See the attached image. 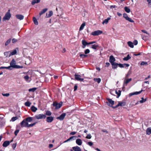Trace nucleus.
<instances>
[{
	"label": "nucleus",
	"instance_id": "f257e3e1",
	"mask_svg": "<svg viewBox=\"0 0 151 151\" xmlns=\"http://www.w3.org/2000/svg\"><path fill=\"white\" fill-rule=\"evenodd\" d=\"M16 61L14 59H13L10 63V65L13 68H23L22 66L16 65Z\"/></svg>",
	"mask_w": 151,
	"mask_h": 151
},
{
	"label": "nucleus",
	"instance_id": "052dcab7",
	"mask_svg": "<svg viewBox=\"0 0 151 151\" xmlns=\"http://www.w3.org/2000/svg\"><path fill=\"white\" fill-rule=\"evenodd\" d=\"M11 66L10 65L8 67H5V68L6 69H9L10 70H12V68H11Z\"/></svg>",
	"mask_w": 151,
	"mask_h": 151
},
{
	"label": "nucleus",
	"instance_id": "393cba45",
	"mask_svg": "<svg viewBox=\"0 0 151 151\" xmlns=\"http://www.w3.org/2000/svg\"><path fill=\"white\" fill-rule=\"evenodd\" d=\"M128 45L130 47L133 48L134 47L133 43L131 41H129L127 42Z\"/></svg>",
	"mask_w": 151,
	"mask_h": 151
},
{
	"label": "nucleus",
	"instance_id": "5701e85b",
	"mask_svg": "<svg viewBox=\"0 0 151 151\" xmlns=\"http://www.w3.org/2000/svg\"><path fill=\"white\" fill-rule=\"evenodd\" d=\"M111 19V18L110 17H108L107 19H105L102 22V24H107V23Z\"/></svg>",
	"mask_w": 151,
	"mask_h": 151
},
{
	"label": "nucleus",
	"instance_id": "6ab92c4d",
	"mask_svg": "<svg viewBox=\"0 0 151 151\" xmlns=\"http://www.w3.org/2000/svg\"><path fill=\"white\" fill-rule=\"evenodd\" d=\"M47 8H45L43 9L40 12L39 15L40 16H41L43 14L45 13L47 10Z\"/></svg>",
	"mask_w": 151,
	"mask_h": 151
},
{
	"label": "nucleus",
	"instance_id": "4468645a",
	"mask_svg": "<svg viewBox=\"0 0 151 151\" xmlns=\"http://www.w3.org/2000/svg\"><path fill=\"white\" fill-rule=\"evenodd\" d=\"M53 120V117L52 116H50L47 117L46 121L47 122L50 123Z\"/></svg>",
	"mask_w": 151,
	"mask_h": 151
},
{
	"label": "nucleus",
	"instance_id": "a878e982",
	"mask_svg": "<svg viewBox=\"0 0 151 151\" xmlns=\"http://www.w3.org/2000/svg\"><path fill=\"white\" fill-rule=\"evenodd\" d=\"M40 1V0H33L31 4L32 5H34L36 3H39Z\"/></svg>",
	"mask_w": 151,
	"mask_h": 151
},
{
	"label": "nucleus",
	"instance_id": "f03ea898",
	"mask_svg": "<svg viewBox=\"0 0 151 151\" xmlns=\"http://www.w3.org/2000/svg\"><path fill=\"white\" fill-rule=\"evenodd\" d=\"M11 16V15L10 13V10H9L3 18V21H5L6 20H9Z\"/></svg>",
	"mask_w": 151,
	"mask_h": 151
},
{
	"label": "nucleus",
	"instance_id": "69168bd1",
	"mask_svg": "<svg viewBox=\"0 0 151 151\" xmlns=\"http://www.w3.org/2000/svg\"><path fill=\"white\" fill-rule=\"evenodd\" d=\"M88 144L90 146H92L93 145V143L91 142H88Z\"/></svg>",
	"mask_w": 151,
	"mask_h": 151
},
{
	"label": "nucleus",
	"instance_id": "2eb2a0df",
	"mask_svg": "<svg viewBox=\"0 0 151 151\" xmlns=\"http://www.w3.org/2000/svg\"><path fill=\"white\" fill-rule=\"evenodd\" d=\"M81 76L80 75H76V80L80 81H83L84 80V79L83 78H81Z\"/></svg>",
	"mask_w": 151,
	"mask_h": 151
},
{
	"label": "nucleus",
	"instance_id": "412c9836",
	"mask_svg": "<svg viewBox=\"0 0 151 151\" xmlns=\"http://www.w3.org/2000/svg\"><path fill=\"white\" fill-rule=\"evenodd\" d=\"M146 132L147 134H150L151 133V127L147 128L146 129Z\"/></svg>",
	"mask_w": 151,
	"mask_h": 151
},
{
	"label": "nucleus",
	"instance_id": "b1692460",
	"mask_svg": "<svg viewBox=\"0 0 151 151\" xmlns=\"http://www.w3.org/2000/svg\"><path fill=\"white\" fill-rule=\"evenodd\" d=\"M31 109L33 112H35L37 110V108L34 106H32L31 107Z\"/></svg>",
	"mask_w": 151,
	"mask_h": 151
},
{
	"label": "nucleus",
	"instance_id": "0e129e2a",
	"mask_svg": "<svg viewBox=\"0 0 151 151\" xmlns=\"http://www.w3.org/2000/svg\"><path fill=\"white\" fill-rule=\"evenodd\" d=\"M17 40L16 39L13 38L12 39V42L13 43H15V42H17Z\"/></svg>",
	"mask_w": 151,
	"mask_h": 151
},
{
	"label": "nucleus",
	"instance_id": "bf43d9fd",
	"mask_svg": "<svg viewBox=\"0 0 151 151\" xmlns=\"http://www.w3.org/2000/svg\"><path fill=\"white\" fill-rule=\"evenodd\" d=\"M133 44H134V45H136L137 44H138V42H137V41L136 40H135L134 42H133Z\"/></svg>",
	"mask_w": 151,
	"mask_h": 151
},
{
	"label": "nucleus",
	"instance_id": "de8ad7c7",
	"mask_svg": "<svg viewBox=\"0 0 151 151\" xmlns=\"http://www.w3.org/2000/svg\"><path fill=\"white\" fill-rule=\"evenodd\" d=\"M141 99H142V100H141L140 101H139V102L140 103H143L144 102H145L146 100V99H145L144 100V98L143 97L141 98Z\"/></svg>",
	"mask_w": 151,
	"mask_h": 151
},
{
	"label": "nucleus",
	"instance_id": "c85d7f7f",
	"mask_svg": "<svg viewBox=\"0 0 151 151\" xmlns=\"http://www.w3.org/2000/svg\"><path fill=\"white\" fill-rule=\"evenodd\" d=\"M25 119L27 122H31L32 121L33 119L32 117H27Z\"/></svg>",
	"mask_w": 151,
	"mask_h": 151
},
{
	"label": "nucleus",
	"instance_id": "a211bd4d",
	"mask_svg": "<svg viewBox=\"0 0 151 151\" xmlns=\"http://www.w3.org/2000/svg\"><path fill=\"white\" fill-rule=\"evenodd\" d=\"M53 14V12L52 11H50L49 12L48 14L47 13L46 14V17L47 18L50 17Z\"/></svg>",
	"mask_w": 151,
	"mask_h": 151
},
{
	"label": "nucleus",
	"instance_id": "c9c22d12",
	"mask_svg": "<svg viewBox=\"0 0 151 151\" xmlns=\"http://www.w3.org/2000/svg\"><path fill=\"white\" fill-rule=\"evenodd\" d=\"M11 41H12L11 38H10V39H9V40H8L6 42V43H5V45L6 46L9 43H10L11 42Z\"/></svg>",
	"mask_w": 151,
	"mask_h": 151
},
{
	"label": "nucleus",
	"instance_id": "dca6fc26",
	"mask_svg": "<svg viewBox=\"0 0 151 151\" xmlns=\"http://www.w3.org/2000/svg\"><path fill=\"white\" fill-rule=\"evenodd\" d=\"M132 80V79L131 78H130L129 79H127L126 80H124V84H125L126 86Z\"/></svg>",
	"mask_w": 151,
	"mask_h": 151
},
{
	"label": "nucleus",
	"instance_id": "4be33fe9",
	"mask_svg": "<svg viewBox=\"0 0 151 151\" xmlns=\"http://www.w3.org/2000/svg\"><path fill=\"white\" fill-rule=\"evenodd\" d=\"M76 143L78 145H81L82 144V142L81 139H78L76 140Z\"/></svg>",
	"mask_w": 151,
	"mask_h": 151
},
{
	"label": "nucleus",
	"instance_id": "9b49d317",
	"mask_svg": "<svg viewBox=\"0 0 151 151\" xmlns=\"http://www.w3.org/2000/svg\"><path fill=\"white\" fill-rule=\"evenodd\" d=\"M10 144L9 141H5L2 144V146L4 147H6L8 146Z\"/></svg>",
	"mask_w": 151,
	"mask_h": 151
},
{
	"label": "nucleus",
	"instance_id": "a18cd8bd",
	"mask_svg": "<svg viewBox=\"0 0 151 151\" xmlns=\"http://www.w3.org/2000/svg\"><path fill=\"white\" fill-rule=\"evenodd\" d=\"M16 146H17V143H16L13 144L12 145V149L14 150L15 149V148L16 147Z\"/></svg>",
	"mask_w": 151,
	"mask_h": 151
},
{
	"label": "nucleus",
	"instance_id": "473e14b6",
	"mask_svg": "<svg viewBox=\"0 0 151 151\" xmlns=\"http://www.w3.org/2000/svg\"><path fill=\"white\" fill-rule=\"evenodd\" d=\"M31 104V103H30L29 101H27L25 103L24 105L26 106L29 107L30 106Z\"/></svg>",
	"mask_w": 151,
	"mask_h": 151
},
{
	"label": "nucleus",
	"instance_id": "72a5a7b5",
	"mask_svg": "<svg viewBox=\"0 0 151 151\" xmlns=\"http://www.w3.org/2000/svg\"><path fill=\"white\" fill-rule=\"evenodd\" d=\"M93 80H94V81H95L96 82H97L99 83L101 81V79L99 78H94L93 79Z\"/></svg>",
	"mask_w": 151,
	"mask_h": 151
},
{
	"label": "nucleus",
	"instance_id": "13d9d810",
	"mask_svg": "<svg viewBox=\"0 0 151 151\" xmlns=\"http://www.w3.org/2000/svg\"><path fill=\"white\" fill-rule=\"evenodd\" d=\"M16 129H19V130L21 129V127L19 124H18L16 126Z\"/></svg>",
	"mask_w": 151,
	"mask_h": 151
},
{
	"label": "nucleus",
	"instance_id": "2f4dec72",
	"mask_svg": "<svg viewBox=\"0 0 151 151\" xmlns=\"http://www.w3.org/2000/svg\"><path fill=\"white\" fill-rule=\"evenodd\" d=\"M85 26V23H83L81 25L80 29H79V30L81 31L84 28V27Z\"/></svg>",
	"mask_w": 151,
	"mask_h": 151
},
{
	"label": "nucleus",
	"instance_id": "5fc2aeb1",
	"mask_svg": "<svg viewBox=\"0 0 151 151\" xmlns=\"http://www.w3.org/2000/svg\"><path fill=\"white\" fill-rule=\"evenodd\" d=\"M118 65L119 67L120 68H124V64H122L121 63H118Z\"/></svg>",
	"mask_w": 151,
	"mask_h": 151
},
{
	"label": "nucleus",
	"instance_id": "a19ab883",
	"mask_svg": "<svg viewBox=\"0 0 151 151\" xmlns=\"http://www.w3.org/2000/svg\"><path fill=\"white\" fill-rule=\"evenodd\" d=\"M52 113L49 111H46V115L47 116H50L51 115Z\"/></svg>",
	"mask_w": 151,
	"mask_h": 151
},
{
	"label": "nucleus",
	"instance_id": "6e6552de",
	"mask_svg": "<svg viewBox=\"0 0 151 151\" xmlns=\"http://www.w3.org/2000/svg\"><path fill=\"white\" fill-rule=\"evenodd\" d=\"M66 114L65 113H63L62 114L59 116L58 117L57 119H59L60 120H63L65 116H66Z\"/></svg>",
	"mask_w": 151,
	"mask_h": 151
},
{
	"label": "nucleus",
	"instance_id": "aec40b11",
	"mask_svg": "<svg viewBox=\"0 0 151 151\" xmlns=\"http://www.w3.org/2000/svg\"><path fill=\"white\" fill-rule=\"evenodd\" d=\"M76 138V137L75 136H72L70 137L69 139H68L67 140L65 141L64 142V143L68 141H69L70 140H74L75 138Z\"/></svg>",
	"mask_w": 151,
	"mask_h": 151
},
{
	"label": "nucleus",
	"instance_id": "774afa93",
	"mask_svg": "<svg viewBox=\"0 0 151 151\" xmlns=\"http://www.w3.org/2000/svg\"><path fill=\"white\" fill-rule=\"evenodd\" d=\"M141 31L143 32H144V33H146L147 34L149 35V34L147 31H146L145 30H141Z\"/></svg>",
	"mask_w": 151,
	"mask_h": 151
},
{
	"label": "nucleus",
	"instance_id": "864d4df0",
	"mask_svg": "<svg viewBox=\"0 0 151 151\" xmlns=\"http://www.w3.org/2000/svg\"><path fill=\"white\" fill-rule=\"evenodd\" d=\"M91 138V136L90 134H89L86 137V138L88 139H90Z\"/></svg>",
	"mask_w": 151,
	"mask_h": 151
},
{
	"label": "nucleus",
	"instance_id": "ea45409f",
	"mask_svg": "<svg viewBox=\"0 0 151 151\" xmlns=\"http://www.w3.org/2000/svg\"><path fill=\"white\" fill-rule=\"evenodd\" d=\"M18 119V117L17 116L15 117H13L12 118L11 121L12 122H14V121Z\"/></svg>",
	"mask_w": 151,
	"mask_h": 151
},
{
	"label": "nucleus",
	"instance_id": "7c9ffc66",
	"mask_svg": "<svg viewBox=\"0 0 151 151\" xmlns=\"http://www.w3.org/2000/svg\"><path fill=\"white\" fill-rule=\"evenodd\" d=\"M124 9L127 13H129L130 12V9L127 6L124 7Z\"/></svg>",
	"mask_w": 151,
	"mask_h": 151
},
{
	"label": "nucleus",
	"instance_id": "f704fd0d",
	"mask_svg": "<svg viewBox=\"0 0 151 151\" xmlns=\"http://www.w3.org/2000/svg\"><path fill=\"white\" fill-rule=\"evenodd\" d=\"M37 88H33L29 89L28 91L29 92H34L36 90H37Z\"/></svg>",
	"mask_w": 151,
	"mask_h": 151
},
{
	"label": "nucleus",
	"instance_id": "39448f33",
	"mask_svg": "<svg viewBox=\"0 0 151 151\" xmlns=\"http://www.w3.org/2000/svg\"><path fill=\"white\" fill-rule=\"evenodd\" d=\"M28 123L26 121L25 119H24L20 123V125L22 127H27Z\"/></svg>",
	"mask_w": 151,
	"mask_h": 151
},
{
	"label": "nucleus",
	"instance_id": "bb28decb",
	"mask_svg": "<svg viewBox=\"0 0 151 151\" xmlns=\"http://www.w3.org/2000/svg\"><path fill=\"white\" fill-rule=\"evenodd\" d=\"M4 56L6 57H10L11 55L10 52H6L4 53Z\"/></svg>",
	"mask_w": 151,
	"mask_h": 151
},
{
	"label": "nucleus",
	"instance_id": "9d476101",
	"mask_svg": "<svg viewBox=\"0 0 151 151\" xmlns=\"http://www.w3.org/2000/svg\"><path fill=\"white\" fill-rule=\"evenodd\" d=\"M16 18L20 20H23L24 18V16L22 14H17L16 15Z\"/></svg>",
	"mask_w": 151,
	"mask_h": 151
},
{
	"label": "nucleus",
	"instance_id": "423d86ee",
	"mask_svg": "<svg viewBox=\"0 0 151 151\" xmlns=\"http://www.w3.org/2000/svg\"><path fill=\"white\" fill-rule=\"evenodd\" d=\"M107 100L108 101L106 102L107 105L109 106H112L114 104V101H113L111 99L109 98H107Z\"/></svg>",
	"mask_w": 151,
	"mask_h": 151
},
{
	"label": "nucleus",
	"instance_id": "8fccbe9b",
	"mask_svg": "<svg viewBox=\"0 0 151 151\" xmlns=\"http://www.w3.org/2000/svg\"><path fill=\"white\" fill-rule=\"evenodd\" d=\"M147 1L148 2L149 6L151 7V0H147Z\"/></svg>",
	"mask_w": 151,
	"mask_h": 151
},
{
	"label": "nucleus",
	"instance_id": "e2e57ef3",
	"mask_svg": "<svg viewBox=\"0 0 151 151\" xmlns=\"http://www.w3.org/2000/svg\"><path fill=\"white\" fill-rule=\"evenodd\" d=\"M29 77L28 75H26L24 77V78L26 80H28V79H29Z\"/></svg>",
	"mask_w": 151,
	"mask_h": 151
},
{
	"label": "nucleus",
	"instance_id": "cd10ccee",
	"mask_svg": "<svg viewBox=\"0 0 151 151\" xmlns=\"http://www.w3.org/2000/svg\"><path fill=\"white\" fill-rule=\"evenodd\" d=\"M33 21L34 22V24H35V25H38V21H37V19L35 17H34L33 18Z\"/></svg>",
	"mask_w": 151,
	"mask_h": 151
},
{
	"label": "nucleus",
	"instance_id": "680f3d73",
	"mask_svg": "<svg viewBox=\"0 0 151 151\" xmlns=\"http://www.w3.org/2000/svg\"><path fill=\"white\" fill-rule=\"evenodd\" d=\"M147 64V62H142L141 64V65H145Z\"/></svg>",
	"mask_w": 151,
	"mask_h": 151
},
{
	"label": "nucleus",
	"instance_id": "79ce46f5",
	"mask_svg": "<svg viewBox=\"0 0 151 151\" xmlns=\"http://www.w3.org/2000/svg\"><path fill=\"white\" fill-rule=\"evenodd\" d=\"M80 56L82 58H84L87 56V55L85 54H80Z\"/></svg>",
	"mask_w": 151,
	"mask_h": 151
},
{
	"label": "nucleus",
	"instance_id": "c03bdc74",
	"mask_svg": "<svg viewBox=\"0 0 151 151\" xmlns=\"http://www.w3.org/2000/svg\"><path fill=\"white\" fill-rule=\"evenodd\" d=\"M36 123V122L33 123V124H28L27 126V127H32L34 126L35 124Z\"/></svg>",
	"mask_w": 151,
	"mask_h": 151
},
{
	"label": "nucleus",
	"instance_id": "49530a36",
	"mask_svg": "<svg viewBox=\"0 0 151 151\" xmlns=\"http://www.w3.org/2000/svg\"><path fill=\"white\" fill-rule=\"evenodd\" d=\"M126 20L129 21V22H134V21L132 20L131 18L128 17L127 19H126Z\"/></svg>",
	"mask_w": 151,
	"mask_h": 151
},
{
	"label": "nucleus",
	"instance_id": "0eeeda50",
	"mask_svg": "<svg viewBox=\"0 0 151 151\" xmlns=\"http://www.w3.org/2000/svg\"><path fill=\"white\" fill-rule=\"evenodd\" d=\"M102 31L99 30L94 31L91 33V35L93 36H97L101 34Z\"/></svg>",
	"mask_w": 151,
	"mask_h": 151
},
{
	"label": "nucleus",
	"instance_id": "7ed1b4c3",
	"mask_svg": "<svg viewBox=\"0 0 151 151\" xmlns=\"http://www.w3.org/2000/svg\"><path fill=\"white\" fill-rule=\"evenodd\" d=\"M63 102H60L58 103L57 101H55L53 103V105L54 107H55L56 109H58L60 108L62 106Z\"/></svg>",
	"mask_w": 151,
	"mask_h": 151
},
{
	"label": "nucleus",
	"instance_id": "20e7f679",
	"mask_svg": "<svg viewBox=\"0 0 151 151\" xmlns=\"http://www.w3.org/2000/svg\"><path fill=\"white\" fill-rule=\"evenodd\" d=\"M35 117L37 119H45L46 117V116L43 114H40L35 116Z\"/></svg>",
	"mask_w": 151,
	"mask_h": 151
},
{
	"label": "nucleus",
	"instance_id": "4d7b16f0",
	"mask_svg": "<svg viewBox=\"0 0 151 151\" xmlns=\"http://www.w3.org/2000/svg\"><path fill=\"white\" fill-rule=\"evenodd\" d=\"M2 95L4 96L7 97L9 96L10 94L9 93H5V94L2 93Z\"/></svg>",
	"mask_w": 151,
	"mask_h": 151
},
{
	"label": "nucleus",
	"instance_id": "f3484780",
	"mask_svg": "<svg viewBox=\"0 0 151 151\" xmlns=\"http://www.w3.org/2000/svg\"><path fill=\"white\" fill-rule=\"evenodd\" d=\"M111 64L112 65V68L115 69L117 68L118 65V63L114 62L111 63Z\"/></svg>",
	"mask_w": 151,
	"mask_h": 151
},
{
	"label": "nucleus",
	"instance_id": "09e8293b",
	"mask_svg": "<svg viewBox=\"0 0 151 151\" xmlns=\"http://www.w3.org/2000/svg\"><path fill=\"white\" fill-rule=\"evenodd\" d=\"M90 52V51L89 49H87L85 50V54H87L89 53Z\"/></svg>",
	"mask_w": 151,
	"mask_h": 151
},
{
	"label": "nucleus",
	"instance_id": "603ef678",
	"mask_svg": "<svg viewBox=\"0 0 151 151\" xmlns=\"http://www.w3.org/2000/svg\"><path fill=\"white\" fill-rule=\"evenodd\" d=\"M19 129H16L15 131L14 132V134L15 136H17L19 133Z\"/></svg>",
	"mask_w": 151,
	"mask_h": 151
},
{
	"label": "nucleus",
	"instance_id": "58836bf2",
	"mask_svg": "<svg viewBox=\"0 0 151 151\" xmlns=\"http://www.w3.org/2000/svg\"><path fill=\"white\" fill-rule=\"evenodd\" d=\"M98 46L96 45H92L91 46V48L94 49H96L98 47Z\"/></svg>",
	"mask_w": 151,
	"mask_h": 151
},
{
	"label": "nucleus",
	"instance_id": "3c124183",
	"mask_svg": "<svg viewBox=\"0 0 151 151\" xmlns=\"http://www.w3.org/2000/svg\"><path fill=\"white\" fill-rule=\"evenodd\" d=\"M123 17L126 19V20L129 17L127 14L126 13L124 14Z\"/></svg>",
	"mask_w": 151,
	"mask_h": 151
},
{
	"label": "nucleus",
	"instance_id": "ddd939ff",
	"mask_svg": "<svg viewBox=\"0 0 151 151\" xmlns=\"http://www.w3.org/2000/svg\"><path fill=\"white\" fill-rule=\"evenodd\" d=\"M115 59L113 55H111L109 57V62L111 64L114 63L115 61Z\"/></svg>",
	"mask_w": 151,
	"mask_h": 151
},
{
	"label": "nucleus",
	"instance_id": "338daca9",
	"mask_svg": "<svg viewBox=\"0 0 151 151\" xmlns=\"http://www.w3.org/2000/svg\"><path fill=\"white\" fill-rule=\"evenodd\" d=\"M116 7V6L115 5H111L110 6V8L111 9H113L115 8Z\"/></svg>",
	"mask_w": 151,
	"mask_h": 151
},
{
	"label": "nucleus",
	"instance_id": "e433bc0d",
	"mask_svg": "<svg viewBox=\"0 0 151 151\" xmlns=\"http://www.w3.org/2000/svg\"><path fill=\"white\" fill-rule=\"evenodd\" d=\"M17 52V51L16 50H13V51L10 52V55H14L16 54Z\"/></svg>",
	"mask_w": 151,
	"mask_h": 151
},
{
	"label": "nucleus",
	"instance_id": "c756f323",
	"mask_svg": "<svg viewBox=\"0 0 151 151\" xmlns=\"http://www.w3.org/2000/svg\"><path fill=\"white\" fill-rule=\"evenodd\" d=\"M131 58L129 55H128L127 57H124L123 58V60L125 61H127Z\"/></svg>",
	"mask_w": 151,
	"mask_h": 151
},
{
	"label": "nucleus",
	"instance_id": "37998d69",
	"mask_svg": "<svg viewBox=\"0 0 151 151\" xmlns=\"http://www.w3.org/2000/svg\"><path fill=\"white\" fill-rule=\"evenodd\" d=\"M142 91H143V90H142L140 91H138V92L136 91V92H134V95H138V94H139L141 93V92Z\"/></svg>",
	"mask_w": 151,
	"mask_h": 151
},
{
	"label": "nucleus",
	"instance_id": "1a4fd4ad",
	"mask_svg": "<svg viewBox=\"0 0 151 151\" xmlns=\"http://www.w3.org/2000/svg\"><path fill=\"white\" fill-rule=\"evenodd\" d=\"M126 103L124 102H119L118 104L116 106L113 107L114 108H117L119 106H125Z\"/></svg>",
	"mask_w": 151,
	"mask_h": 151
},
{
	"label": "nucleus",
	"instance_id": "f8f14e48",
	"mask_svg": "<svg viewBox=\"0 0 151 151\" xmlns=\"http://www.w3.org/2000/svg\"><path fill=\"white\" fill-rule=\"evenodd\" d=\"M82 43L83 45L82 47L83 48H85L86 46L87 45H88V42H87L85 40H83L82 41Z\"/></svg>",
	"mask_w": 151,
	"mask_h": 151
},
{
	"label": "nucleus",
	"instance_id": "4c0bfd02",
	"mask_svg": "<svg viewBox=\"0 0 151 151\" xmlns=\"http://www.w3.org/2000/svg\"><path fill=\"white\" fill-rule=\"evenodd\" d=\"M116 93L117 95V98H118L121 95V91L120 90H118V91H116Z\"/></svg>",
	"mask_w": 151,
	"mask_h": 151
},
{
	"label": "nucleus",
	"instance_id": "6e6d98bb",
	"mask_svg": "<svg viewBox=\"0 0 151 151\" xmlns=\"http://www.w3.org/2000/svg\"><path fill=\"white\" fill-rule=\"evenodd\" d=\"M76 151H81V149L79 147L76 146Z\"/></svg>",
	"mask_w": 151,
	"mask_h": 151
}]
</instances>
